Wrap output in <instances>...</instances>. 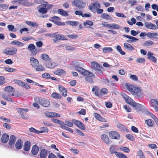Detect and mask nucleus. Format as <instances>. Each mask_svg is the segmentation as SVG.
I'll return each instance as SVG.
<instances>
[{
  "label": "nucleus",
  "instance_id": "6e6552de",
  "mask_svg": "<svg viewBox=\"0 0 158 158\" xmlns=\"http://www.w3.org/2000/svg\"><path fill=\"white\" fill-rule=\"evenodd\" d=\"M75 69L76 70L80 73L83 75L86 76L89 74V71L85 69L78 65L75 66Z\"/></svg>",
  "mask_w": 158,
  "mask_h": 158
},
{
  "label": "nucleus",
  "instance_id": "052dcab7",
  "mask_svg": "<svg viewBox=\"0 0 158 158\" xmlns=\"http://www.w3.org/2000/svg\"><path fill=\"white\" fill-rule=\"evenodd\" d=\"M4 69L6 71L9 72H12L15 71V69H13L10 67H6L4 68Z\"/></svg>",
  "mask_w": 158,
  "mask_h": 158
},
{
  "label": "nucleus",
  "instance_id": "f704fd0d",
  "mask_svg": "<svg viewBox=\"0 0 158 158\" xmlns=\"http://www.w3.org/2000/svg\"><path fill=\"white\" fill-rule=\"evenodd\" d=\"M67 24H69L72 26H76L79 24V23L77 21H69L66 22Z\"/></svg>",
  "mask_w": 158,
  "mask_h": 158
},
{
  "label": "nucleus",
  "instance_id": "7ed1b4c3",
  "mask_svg": "<svg viewBox=\"0 0 158 158\" xmlns=\"http://www.w3.org/2000/svg\"><path fill=\"white\" fill-rule=\"evenodd\" d=\"M35 102L39 103L40 105L44 107H48L50 105L49 100L46 98L36 97L34 98Z\"/></svg>",
  "mask_w": 158,
  "mask_h": 158
},
{
  "label": "nucleus",
  "instance_id": "69168bd1",
  "mask_svg": "<svg viewBox=\"0 0 158 158\" xmlns=\"http://www.w3.org/2000/svg\"><path fill=\"white\" fill-rule=\"evenodd\" d=\"M65 48L66 50H74L75 48L74 47L69 46V45H67L65 46Z\"/></svg>",
  "mask_w": 158,
  "mask_h": 158
},
{
  "label": "nucleus",
  "instance_id": "f3484780",
  "mask_svg": "<svg viewBox=\"0 0 158 158\" xmlns=\"http://www.w3.org/2000/svg\"><path fill=\"white\" fill-rule=\"evenodd\" d=\"M153 53L152 52H148L147 54L148 56L147 58L153 62L156 63L157 61V59L155 56H153Z\"/></svg>",
  "mask_w": 158,
  "mask_h": 158
},
{
  "label": "nucleus",
  "instance_id": "49530a36",
  "mask_svg": "<svg viewBox=\"0 0 158 158\" xmlns=\"http://www.w3.org/2000/svg\"><path fill=\"white\" fill-rule=\"evenodd\" d=\"M116 49L118 52L122 55H124L125 54V52L122 50L120 46L118 45L117 46Z\"/></svg>",
  "mask_w": 158,
  "mask_h": 158
},
{
  "label": "nucleus",
  "instance_id": "4c0bfd02",
  "mask_svg": "<svg viewBox=\"0 0 158 158\" xmlns=\"http://www.w3.org/2000/svg\"><path fill=\"white\" fill-rule=\"evenodd\" d=\"M114 154L117 156L119 158H128L125 154L121 152H115Z\"/></svg>",
  "mask_w": 158,
  "mask_h": 158
},
{
  "label": "nucleus",
  "instance_id": "ea45409f",
  "mask_svg": "<svg viewBox=\"0 0 158 158\" xmlns=\"http://www.w3.org/2000/svg\"><path fill=\"white\" fill-rule=\"evenodd\" d=\"M47 63L45 64L46 67L49 68H53L56 65L54 63H51V60Z\"/></svg>",
  "mask_w": 158,
  "mask_h": 158
},
{
  "label": "nucleus",
  "instance_id": "9b49d317",
  "mask_svg": "<svg viewBox=\"0 0 158 158\" xmlns=\"http://www.w3.org/2000/svg\"><path fill=\"white\" fill-rule=\"evenodd\" d=\"M109 136L112 139L118 140L120 138V135L117 132L112 131L109 133Z\"/></svg>",
  "mask_w": 158,
  "mask_h": 158
},
{
  "label": "nucleus",
  "instance_id": "e433bc0d",
  "mask_svg": "<svg viewBox=\"0 0 158 158\" xmlns=\"http://www.w3.org/2000/svg\"><path fill=\"white\" fill-rule=\"evenodd\" d=\"M120 28L119 25L116 23H111L110 27V29H118Z\"/></svg>",
  "mask_w": 158,
  "mask_h": 158
},
{
  "label": "nucleus",
  "instance_id": "cd10ccee",
  "mask_svg": "<svg viewBox=\"0 0 158 158\" xmlns=\"http://www.w3.org/2000/svg\"><path fill=\"white\" fill-rule=\"evenodd\" d=\"M31 143L30 142L27 141L25 142L23 145L24 150L26 151H28L30 148Z\"/></svg>",
  "mask_w": 158,
  "mask_h": 158
},
{
  "label": "nucleus",
  "instance_id": "bf43d9fd",
  "mask_svg": "<svg viewBox=\"0 0 158 158\" xmlns=\"http://www.w3.org/2000/svg\"><path fill=\"white\" fill-rule=\"evenodd\" d=\"M64 126L66 125L68 127H72L73 126V124L72 122H71L68 121H65V123H64Z\"/></svg>",
  "mask_w": 158,
  "mask_h": 158
},
{
  "label": "nucleus",
  "instance_id": "603ef678",
  "mask_svg": "<svg viewBox=\"0 0 158 158\" xmlns=\"http://www.w3.org/2000/svg\"><path fill=\"white\" fill-rule=\"evenodd\" d=\"M154 44L153 42L150 40L146 41L144 43V45L147 46H150Z\"/></svg>",
  "mask_w": 158,
  "mask_h": 158
},
{
  "label": "nucleus",
  "instance_id": "37998d69",
  "mask_svg": "<svg viewBox=\"0 0 158 158\" xmlns=\"http://www.w3.org/2000/svg\"><path fill=\"white\" fill-rule=\"evenodd\" d=\"M18 1L19 5L27 6L28 4V0H19Z\"/></svg>",
  "mask_w": 158,
  "mask_h": 158
},
{
  "label": "nucleus",
  "instance_id": "f257e3e1",
  "mask_svg": "<svg viewBox=\"0 0 158 158\" xmlns=\"http://www.w3.org/2000/svg\"><path fill=\"white\" fill-rule=\"evenodd\" d=\"M126 87L127 90L135 97L138 98L142 97L143 94L141 89L136 86L126 84Z\"/></svg>",
  "mask_w": 158,
  "mask_h": 158
},
{
  "label": "nucleus",
  "instance_id": "a878e982",
  "mask_svg": "<svg viewBox=\"0 0 158 158\" xmlns=\"http://www.w3.org/2000/svg\"><path fill=\"white\" fill-rule=\"evenodd\" d=\"M23 145V142L22 141L21 139H18L15 145V148L18 149H21Z\"/></svg>",
  "mask_w": 158,
  "mask_h": 158
},
{
  "label": "nucleus",
  "instance_id": "0e129e2a",
  "mask_svg": "<svg viewBox=\"0 0 158 158\" xmlns=\"http://www.w3.org/2000/svg\"><path fill=\"white\" fill-rule=\"evenodd\" d=\"M115 15L116 16L118 17H122L125 18L126 17V16L123 13H118V12H116L115 13Z\"/></svg>",
  "mask_w": 158,
  "mask_h": 158
},
{
  "label": "nucleus",
  "instance_id": "680f3d73",
  "mask_svg": "<svg viewBox=\"0 0 158 158\" xmlns=\"http://www.w3.org/2000/svg\"><path fill=\"white\" fill-rule=\"evenodd\" d=\"M2 96L4 99L8 101H12V99L10 98H9L6 94H2Z\"/></svg>",
  "mask_w": 158,
  "mask_h": 158
},
{
  "label": "nucleus",
  "instance_id": "dca6fc26",
  "mask_svg": "<svg viewBox=\"0 0 158 158\" xmlns=\"http://www.w3.org/2000/svg\"><path fill=\"white\" fill-rule=\"evenodd\" d=\"M132 106L134 107L135 109L139 111L143 110L144 108L143 106L135 102Z\"/></svg>",
  "mask_w": 158,
  "mask_h": 158
},
{
  "label": "nucleus",
  "instance_id": "3c124183",
  "mask_svg": "<svg viewBox=\"0 0 158 158\" xmlns=\"http://www.w3.org/2000/svg\"><path fill=\"white\" fill-rule=\"evenodd\" d=\"M35 69L37 71H42L44 70L45 68L42 65H38L35 68Z\"/></svg>",
  "mask_w": 158,
  "mask_h": 158
},
{
  "label": "nucleus",
  "instance_id": "864d4df0",
  "mask_svg": "<svg viewBox=\"0 0 158 158\" xmlns=\"http://www.w3.org/2000/svg\"><path fill=\"white\" fill-rule=\"evenodd\" d=\"M8 6V5L6 4H0V10H5L7 8Z\"/></svg>",
  "mask_w": 158,
  "mask_h": 158
},
{
  "label": "nucleus",
  "instance_id": "0eeeda50",
  "mask_svg": "<svg viewBox=\"0 0 158 158\" xmlns=\"http://www.w3.org/2000/svg\"><path fill=\"white\" fill-rule=\"evenodd\" d=\"M101 7V4L98 1H96L94 2L91 3L89 6V8L93 12L94 10H96L97 9Z\"/></svg>",
  "mask_w": 158,
  "mask_h": 158
},
{
  "label": "nucleus",
  "instance_id": "2f4dec72",
  "mask_svg": "<svg viewBox=\"0 0 158 158\" xmlns=\"http://www.w3.org/2000/svg\"><path fill=\"white\" fill-rule=\"evenodd\" d=\"M124 47L127 49L129 51H132L134 50V48L130 44L127 43H125L124 44Z\"/></svg>",
  "mask_w": 158,
  "mask_h": 158
},
{
  "label": "nucleus",
  "instance_id": "09e8293b",
  "mask_svg": "<svg viewBox=\"0 0 158 158\" xmlns=\"http://www.w3.org/2000/svg\"><path fill=\"white\" fill-rule=\"evenodd\" d=\"M41 130L39 131V134L40 133H42L43 132H48V128L45 127H41L40 128Z\"/></svg>",
  "mask_w": 158,
  "mask_h": 158
},
{
  "label": "nucleus",
  "instance_id": "393cba45",
  "mask_svg": "<svg viewBox=\"0 0 158 158\" xmlns=\"http://www.w3.org/2000/svg\"><path fill=\"white\" fill-rule=\"evenodd\" d=\"M53 73L55 75L61 76L64 75L65 72L63 69H58L54 71Z\"/></svg>",
  "mask_w": 158,
  "mask_h": 158
},
{
  "label": "nucleus",
  "instance_id": "58836bf2",
  "mask_svg": "<svg viewBox=\"0 0 158 158\" xmlns=\"http://www.w3.org/2000/svg\"><path fill=\"white\" fill-rule=\"evenodd\" d=\"M41 57L42 59L44 61H49L51 60V58L47 54H43L41 55Z\"/></svg>",
  "mask_w": 158,
  "mask_h": 158
},
{
  "label": "nucleus",
  "instance_id": "b1692460",
  "mask_svg": "<svg viewBox=\"0 0 158 158\" xmlns=\"http://www.w3.org/2000/svg\"><path fill=\"white\" fill-rule=\"evenodd\" d=\"M9 139V135L7 134H4L1 138V141L2 142L4 143H6Z\"/></svg>",
  "mask_w": 158,
  "mask_h": 158
},
{
  "label": "nucleus",
  "instance_id": "7c9ffc66",
  "mask_svg": "<svg viewBox=\"0 0 158 158\" xmlns=\"http://www.w3.org/2000/svg\"><path fill=\"white\" fill-rule=\"evenodd\" d=\"M16 140V138L15 136L14 135H11L10 138L9 144L10 145L14 144L15 143Z\"/></svg>",
  "mask_w": 158,
  "mask_h": 158
},
{
  "label": "nucleus",
  "instance_id": "c85d7f7f",
  "mask_svg": "<svg viewBox=\"0 0 158 158\" xmlns=\"http://www.w3.org/2000/svg\"><path fill=\"white\" fill-rule=\"evenodd\" d=\"M158 36V34L157 33H152L150 32L148 33L147 37L149 38H152L154 39H157L158 38L156 37Z\"/></svg>",
  "mask_w": 158,
  "mask_h": 158
},
{
  "label": "nucleus",
  "instance_id": "a18cd8bd",
  "mask_svg": "<svg viewBox=\"0 0 158 158\" xmlns=\"http://www.w3.org/2000/svg\"><path fill=\"white\" fill-rule=\"evenodd\" d=\"M145 123L149 127H152L153 124V121L151 119L146 120Z\"/></svg>",
  "mask_w": 158,
  "mask_h": 158
},
{
  "label": "nucleus",
  "instance_id": "8fccbe9b",
  "mask_svg": "<svg viewBox=\"0 0 158 158\" xmlns=\"http://www.w3.org/2000/svg\"><path fill=\"white\" fill-rule=\"evenodd\" d=\"M14 81L15 83L21 86L22 87H23L24 82L21 80H15Z\"/></svg>",
  "mask_w": 158,
  "mask_h": 158
},
{
  "label": "nucleus",
  "instance_id": "c756f323",
  "mask_svg": "<svg viewBox=\"0 0 158 158\" xmlns=\"http://www.w3.org/2000/svg\"><path fill=\"white\" fill-rule=\"evenodd\" d=\"M58 14L64 16H67L69 15V14L66 11L61 9H58L57 10Z\"/></svg>",
  "mask_w": 158,
  "mask_h": 158
},
{
  "label": "nucleus",
  "instance_id": "1a4fd4ad",
  "mask_svg": "<svg viewBox=\"0 0 158 158\" xmlns=\"http://www.w3.org/2000/svg\"><path fill=\"white\" fill-rule=\"evenodd\" d=\"M92 67L98 71L102 72L104 71V69L102 66L98 64L96 62H93L91 63Z\"/></svg>",
  "mask_w": 158,
  "mask_h": 158
},
{
  "label": "nucleus",
  "instance_id": "423d86ee",
  "mask_svg": "<svg viewBox=\"0 0 158 158\" xmlns=\"http://www.w3.org/2000/svg\"><path fill=\"white\" fill-rule=\"evenodd\" d=\"M72 4L75 5L76 6L80 9L83 8L86 5L85 2L80 0L74 1H73Z\"/></svg>",
  "mask_w": 158,
  "mask_h": 158
},
{
  "label": "nucleus",
  "instance_id": "72a5a7b5",
  "mask_svg": "<svg viewBox=\"0 0 158 158\" xmlns=\"http://www.w3.org/2000/svg\"><path fill=\"white\" fill-rule=\"evenodd\" d=\"M51 97L55 99H60L61 98V95L56 92L52 93L51 95Z\"/></svg>",
  "mask_w": 158,
  "mask_h": 158
},
{
  "label": "nucleus",
  "instance_id": "79ce46f5",
  "mask_svg": "<svg viewBox=\"0 0 158 158\" xmlns=\"http://www.w3.org/2000/svg\"><path fill=\"white\" fill-rule=\"evenodd\" d=\"M52 121L56 123H57L59 124L60 126V127L61 128V126L63 125L64 124V123H63L60 120L56 119H55V118H52L51 119Z\"/></svg>",
  "mask_w": 158,
  "mask_h": 158
},
{
  "label": "nucleus",
  "instance_id": "f8f14e48",
  "mask_svg": "<svg viewBox=\"0 0 158 158\" xmlns=\"http://www.w3.org/2000/svg\"><path fill=\"white\" fill-rule=\"evenodd\" d=\"M54 38L55 39L53 40V41L55 43L58 40H67L64 35H62L56 34V33H54Z\"/></svg>",
  "mask_w": 158,
  "mask_h": 158
},
{
  "label": "nucleus",
  "instance_id": "412c9836",
  "mask_svg": "<svg viewBox=\"0 0 158 158\" xmlns=\"http://www.w3.org/2000/svg\"><path fill=\"white\" fill-rule=\"evenodd\" d=\"M11 44L20 47L23 46L24 45V43H22L17 40H14L11 41Z\"/></svg>",
  "mask_w": 158,
  "mask_h": 158
},
{
  "label": "nucleus",
  "instance_id": "473e14b6",
  "mask_svg": "<svg viewBox=\"0 0 158 158\" xmlns=\"http://www.w3.org/2000/svg\"><path fill=\"white\" fill-rule=\"evenodd\" d=\"M47 151L45 149H42L40 152V156L41 158H45L47 156Z\"/></svg>",
  "mask_w": 158,
  "mask_h": 158
},
{
  "label": "nucleus",
  "instance_id": "bb28decb",
  "mask_svg": "<svg viewBox=\"0 0 158 158\" xmlns=\"http://www.w3.org/2000/svg\"><path fill=\"white\" fill-rule=\"evenodd\" d=\"M26 23L31 27H35L38 26V24L34 22H31L28 21H26Z\"/></svg>",
  "mask_w": 158,
  "mask_h": 158
},
{
  "label": "nucleus",
  "instance_id": "f03ea898",
  "mask_svg": "<svg viewBox=\"0 0 158 158\" xmlns=\"http://www.w3.org/2000/svg\"><path fill=\"white\" fill-rule=\"evenodd\" d=\"M52 6L51 4H44L38 6L37 8L38 9V11L39 13L45 14L47 12L48 10L52 8Z\"/></svg>",
  "mask_w": 158,
  "mask_h": 158
},
{
  "label": "nucleus",
  "instance_id": "9d476101",
  "mask_svg": "<svg viewBox=\"0 0 158 158\" xmlns=\"http://www.w3.org/2000/svg\"><path fill=\"white\" fill-rule=\"evenodd\" d=\"M28 111V109H27L19 108L18 110V112L23 119H26L28 118V116L25 112Z\"/></svg>",
  "mask_w": 158,
  "mask_h": 158
},
{
  "label": "nucleus",
  "instance_id": "ddd939ff",
  "mask_svg": "<svg viewBox=\"0 0 158 158\" xmlns=\"http://www.w3.org/2000/svg\"><path fill=\"white\" fill-rule=\"evenodd\" d=\"M144 25L146 28L148 29L152 30H156L158 29L157 26L151 22H145L144 23Z\"/></svg>",
  "mask_w": 158,
  "mask_h": 158
},
{
  "label": "nucleus",
  "instance_id": "20e7f679",
  "mask_svg": "<svg viewBox=\"0 0 158 158\" xmlns=\"http://www.w3.org/2000/svg\"><path fill=\"white\" fill-rule=\"evenodd\" d=\"M17 49L14 47L7 48L3 51L4 53L7 55L13 56L16 54Z\"/></svg>",
  "mask_w": 158,
  "mask_h": 158
},
{
  "label": "nucleus",
  "instance_id": "13d9d810",
  "mask_svg": "<svg viewBox=\"0 0 158 158\" xmlns=\"http://www.w3.org/2000/svg\"><path fill=\"white\" fill-rule=\"evenodd\" d=\"M53 112L47 111L45 112V115L49 118H53Z\"/></svg>",
  "mask_w": 158,
  "mask_h": 158
},
{
  "label": "nucleus",
  "instance_id": "338daca9",
  "mask_svg": "<svg viewBox=\"0 0 158 158\" xmlns=\"http://www.w3.org/2000/svg\"><path fill=\"white\" fill-rule=\"evenodd\" d=\"M77 127L82 130H85V125L81 122L80 123Z\"/></svg>",
  "mask_w": 158,
  "mask_h": 158
},
{
  "label": "nucleus",
  "instance_id": "4468645a",
  "mask_svg": "<svg viewBox=\"0 0 158 158\" xmlns=\"http://www.w3.org/2000/svg\"><path fill=\"white\" fill-rule=\"evenodd\" d=\"M4 90L9 95L11 96H16V95H15L14 94V92L15 91L14 89L11 86H10L6 87L5 88ZM18 96V95L17 96Z\"/></svg>",
  "mask_w": 158,
  "mask_h": 158
},
{
  "label": "nucleus",
  "instance_id": "6e6d98bb",
  "mask_svg": "<svg viewBox=\"0 0 158 158\" xmlns=\"http://www.w3.org/2000/svg\"><path fill=\"white\" fill-rule=\"evenodd\" d=\"M119 149L122 151L128 153L130 152L129 149L126 147H121Z\"/></svg>",
  "mask_w": 158,
  "mask_h": 158
},
{
  "label": "nucleus",
  "instance_id": "39448f33",
  "mask_svg": "<svg viewBox=\"0 0 158 158\" xmlns=\"http://www.w3.org/2000/svg\"><path fill=\"white\" fill-rule=\"evenodd\" d=\"M60 18L57 16H53L50 19V21L52 22L58 26H64L65 23H64L61 22L60 21Z\"/></svg>",
  "mask_w": 158,
  "mask_h": 158
},
{
  "label": "nucleus",
  "instance_id": "c9c22d12",
  "mask_svg": "<svg viewBox=\"0 0 158 158\" xmlns=\"http://www.w3.org/2000/svg\"><path fill=\"white\" fill-rule=\"evenodd\" d=\"M112 51L113 49L111 47H105L102 48L103 52L105 53L111 52Z\"/></svg>",
  "mask_w": 158,
  "mask_h": 158
},
{
  "label": "nucleus",
  "instance_id": "6ab92c4d",
  "mask_svg": "<svg viewBox=\"0 0 158 158\" xmlns=\"http://www.w3.org/2000/svg\"><path fill=\"white\" fill-rule=\"evenodd\" d=\"M58 89L60 93L64 96H66L67 95V89L61 85H59Z\"/></svg>",
  "mask_w": 158,
  "mask_h": 158
},
{
  "label": "nucleus",
  "instance_id": "aec40b11",
  "mask_svg": "<svg viewBox=\"0 0 158 158\" xmlns=\"http://www.w3.org/2000/svg\"><path fill=\"white\" fill-rule=\"evenodd\" d=\"M30 61L31 65L33 67H35L39 64L38 60L33 57H31V58Z\"/></svg>",
  "mask_w": 158,
  "mask_h": 158
},
{
  "label": "nucleus",
  "instance_id": "5fc2aeb1",
  "mask_svg": "<svg viewBox=\"0 0 158 158\" xmlns=\"http://www.w3.org/2000/svg\"><path fill=\"white\" fill-rule=\"evenodd\" d=\"M83 24L85 26H86L87 25L91 26L93 25V23L90 20H86L83 23Z\"/></svg>",
  "mask_w": 158,
  "mask_h": 158
},
{
  "label": "nucleus",
  "instance_id": "a19ab883",
  "mask_svg": "<svg viewBox=\"0 0 158 158\" xmlns=\"http://www.w3.org/2000/svg\"><path fill=\"white\" fill-rule=\"evenodd\" d=\"M101 17L102 18L105 19L107 20H111L112 19V18L106 13L102 14L101 15Z\"/></svg>",
  "mask_w": 158,
  "mask_h": 158
},
{
  "label": "nucleus",
  "instance_id": "2eb2a0df",
  "mask_svg": "<svg viewBox=\"0 0 158 158\" xmlns=\"http://www.w3.org/2000/svg\"><path fill=\"white\" fill-rule=\"evenodd\" d=\"M123 96L126 102L130 104L131 106H132L135 103V102H134L130 97L126 94H124L123 95Z\"/></svg>",
  "mask_w": 158,
  "mask_h": 158
},
{
  "label": "nucleus",
  "instance_id": "a211bd4d",
  "mask_svg": "<svg viewBox=\"0 0 158 158\" xmlns=\"http://www.w3.org/2000/svg\"><path fill=\"white\" fill-rule=\"evenodd\" d=\"M101 138L102 141L104 143L107 144H109V138L107 135L103 134L101 136Z\"/></svg>",
  "mask_w": 158,
  "mask_h": 158
},
{
  "label": "nucleus",
  "instance_id": "4d7b16f0",
  "mask_svg": "<svg viewBox=\"0 0 158 158\" xmlns=\"http://www.w3.org/2000/svg\"><path fill=\"white\" fill-rule=\"evenodd\" d=\"M145 61V60L144 58H138L136 60V62L139 63H143Z\"/></svg>",
  "mask_w": 158,
  "mask_h": 158
},
{
  "label": "nucleus",
  "instance_id": "4be33fe9",
  "mask_svg": "<svg viewBox=\"0 0 158 158\" xmlns=\"http://www.w3.org/2000/svg\"><path fill=\"white\" fill-rule=\"evenodd\" d=\"M151 106L157 110H158V101L155 99H152L151 100Z\"/></svg>",
  "mask_w": 158,
  "mask_h": 158
},
{
  "label": "nucleus",
  "instance_id": "c03bdc74",
  "mask_svg": "<svg viewBox=\"0 0 158 158\" xmlns=\"http://www.w3.org/2000/svg\"><path fill=\"white\" fill-rule=\"evenodd\" d=\"M35 48V46L33 44H30L28 47V50L30 51L32 53Z\"/></svg>",
  "mask_w": 158,
  "mask_h": 158
},
{
  "label": "nucleus",
  "instance_id": "de8ad7c7",
  "mask_svg": "<svg viewBox=\"0 0 158 158\" xmlns=\"http://www.w3.org/2000/svg\"><path fill=\"white\" fill-rule=\"evenodd\" d=\"M61 128L64 130H67L71 133L73 132V131L70 128L65 126L64 123L63 125L61 126Z\"/></svg>",
  "mask_w": 158,
  "mask_h": 158
},
{
  "label": "nucleus",
  "instance_id": "774afa93",
  "mask_svg": "<svg viewBox=\"0 0 158 158\" xmlns=\"http://www.w3.org/2000/svg\"><path fill=\"white\" fill-rule=\"evenodd\" d=\"M72 121L75 125L77 127L79 125L80 123H81L80 121L77 120L76 119H73L72 120Z\"/></svg>",
  "mask_w": 158,
  "mask_h": 158
},
{
  "label": "nucleus",
  "instance_id": "e2e57ef3",
  "mask_svg": "<svg viewBox=\"0 0 158 158\" xmlns=\"http://www.w3.org/2000/svg\"><path fill=\"white\" fill-rule=\"evenodd\" d=\"M32 38L29 36H24L21 39L25 41H26L31 40Z\"/></svg>",
  "mask_w": 158,
  "mask_h": 158
},
{
  "label": "nucleus",
  "instance_id": "5701e85b",
  "mask_svg": "<svg viewBox=\"0 0 158 158\" xmlns=\"http://www.w3.org/2000/svg\"><path fill=\"white\" fill-rule=\"evenodd\" d=\"M39 151V147L36 145H35L32 147L31 152L33 155H35L38 153Z\"/></svg>",
  "mask_w": 158,
  "mask_h": 158
}]
</instances>
